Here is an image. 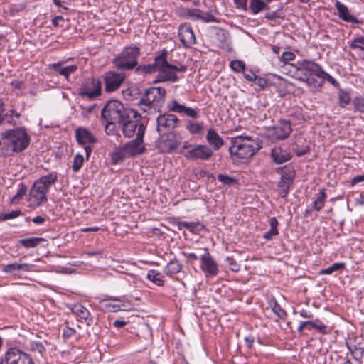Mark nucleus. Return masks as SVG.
<instances>
[{
  "mask_svg": "<svg viewBox=\"0 0 364 364\" xmlns=\"http://www.w3.org/2000/svg\"><path fill=\"white\" fill-rule=\"evenodd\" d=\"M31 137L23 127L9 129L1 133L0 155L4 157L23 151L30 144Z\"/></svg>",
  "mask_w": 364,
  "mask_h": 364,
  "instance_id": "f257e3e1",
  "label": "nucleus"
},
{
  "mask_svg": "<svg viewBox=\"0 0 364 364\" xmlns=\"http://www.w3.org/2000/svg\"><path fill=\"white\" fill-rule=\"evenodd\" d=\"M262 148V142L258 139L240 135L231 139L229 152L231 157L238 159H247L254 156Z\"/></svg>",
  "mask_w": 364,
  "mask_h": 364,
  "instance_id": "f03ea898",
  "label": "nucleus"
},
{
  "mask_svg": "<svg viewBox=\"0 0 364 364\" xmlns=\"http://www.w3.org/2000/svg\"><path fill=\"white\" fill-rule=\"evenodd\" d=\"M168 51L165 49L156 56L157 77L154 81V83L171 82H175L178 80L177 72H185L187 69L186 65H181L176 66L170 64L167 60Z\"/></svg>",
  "mask_w": 364,
  "mask_h": 364,
  "instance_id": "7ed1b4c3",
  "label": "nucleus"
},
{
  "mask_svg": "<svg viewBox=\"0 0 364 364\" xmlns=\"http://www.w3.org/2000/svg\"><path fill=\"white\" fill-rule=\"evenodd\" d=\"M133 110L124 107L119 100L108 101L101 111V117L105 123V130L107 131L109 125L119 123L125 117L129 118V114L132 113Z\"/></svg>",
  "mask_w": 364,
  "mask_h": 364,
  "instance_id": "20e7f679",
  "label": "nucleus"
},
{
  "mask_svg": "<svg viewBox=\"0 0 364 364\" xmlns=\"http://www.w3.org/2000/svg\"><path fill=\"white\" fill-rule=\"evenodd\" d=\"M166 91L161 87H151L145 89L137 102L139 109L144 112H149L152 108H159L164 105Z\"/></svg>",
  "mask_w": 364,
  "mask_h": 364,
  "instance_id": "39448f33",
  "label": "nucleus"
},
{
  "mask_svg": "<svg viewBox=\"0 0 364 364\" xmlns=\"http://www.w3.org/2000/svg\"><path fill=\"white\" fill-rule=\"evenodd\" d=\"M140 54V48L132 44L123 48L122 51L113 58L112 63L118 70H132L137 66Z\"/></svg>",
  "mask_w": 364,
  "mask_h": 364,
  "instance_id": "423d86ee",
  "label": "nucleus"
},
{
  "mask_svg": "<svg viewBox=\"0 0 364 364\" xmlns=\"http://www.w3.org/2000/svg\"><path fill=\"white\" fill-rule=\"evenodd\" d=\"M180 124L181 120L173 114L164 113L156 118V130L160 134L172 133Z\"/></svg>",
  "mask_w": 364,
  "mask_h": 364,
  "instance_id": "0eeeda50",
  "label": "nucleus"
},
{
  "mask_svg": "<svg viewBox=\"0 0 364 364\" xmlns=\"http://www.w3.org/2000/svg\"><path fill=\"white\" fill-rule=\"evenodd\" d=\"M277 172L281 173L280 181L278 183L279 194L282 198H285L289 191V188L293 185L296 173L293 168L279 167Z\"/></svg>",
  "mask_w": 364,
  "mask_h": 364,
  "instance_id": "6e6552de",
  "label": "nucleus"
},
{
  "mask_svg": "<svg viewBox=\"0 0 364 364\" xmlns=\"http://www.w3.org/2000/svg\"><path fill=\"white\" fill-rule=\"evenodd\" d=\"M141 119V114L134 109L132 113L129 114V118L125 117L118 123L122 127V133L125 137L130 138L134 136Z\"/></svg>",
  "mask_w": 364,
  "mask_h": 364,
  "instance_id": "1a4fd4ad",
  "label": "nucleus"
},
{
  "mask_svg": "<svg viewBox=\"0 0 364 364\" xmlns=\"http://www.w3.org/2000/svg\"><path fill=\"white\" fill-rule=\"evenodd\" d=\"M187 159L208 161L213 155V149L207 145H196L187 150L184 154Z\"/></svg>",
  "mask_w": 364,
  "mask_h": 364,
  "instance_id": "9d476101",
  "label": "nucleus"
},
{
  "mask_svg": "<svg viewBox=\"0 0 364 364\" xmlns=\"http://www.w3.org/2000/svg\"><path fill=\"white\" fill-rule=\"evenodd\" d=\"M292 129L289 121H279V123L270 127L268 131V136L272 140H284L291 133Z\"/></svg>",
  "mask_w": 364,
  "mask_h": 364,
  "instance_id": "9b49d317",
  "label": "nucleus"
},
{
  "mask_svg": "<svg viewBox=\"0 0 364 364\" xmlns=\"http://www.w3.org/2000/svg\"><path fill=\"white\" fill-rule=\"evenodd\" d=\"M82 97L93 100L102 95V82L99 78H91L79 92Z\"/></svg>",
  "mask_w": 364,
  "mask_h": 364,
  "instance_id": "f8f14e48",
  "label": "nucleus"
},
{
  "mask_svg": "<svg viewBox=\"0 0 364 364\" xmlns=\"http://www.w3.org/2000/svg\"><path fill=\"white\" fill-rule=\"evenodd\" d=\"M6 364H35L27 353L16 348H11L5 354Z\"/></svg>",
  "mask_w": 364,
  "mask_h": 364,
  "instance_id": "ddd939ff",
  "label": "nucleus"
},
{
  "mask_svg": "<svg viewBox=\"0 0 364 364\" xmlns=\"http://www.w3.org/2000/svg\"><path fill=\"white\" fill-rule=\"evenodd\" d=\"M105 90L112 92L118 90L125 80V75L116 71H109L105 75Z\"/></svg>",
  "mask_w": 364,
  "mask_h": 364,
  "instance_id": "4468645a",
  "label": "nucleus"
},
{
  "mask_svg": "<svg viewBox=\"0 0 364 364\" xmlns=\"http://www.w3.org/2000/svg\"><path fill=\"white\" fill-rule=\"evenodd\" d=\"M180 16L186 19L202 20L203 22H215V17L210 13H203L198 9H183Z\"/></svg>",
  "mask_w": 364,
  "mask_h": 364,
  "instance_id": "2eb2a0df",
  "label": "nucleus"
},
{
  "mask_svg": "<svg viewBox=\"0 0 364 364\" xmlns=\"http://www.w3.org/2000/svg\"><path fill=\"white\" fill-rule=\"evenodd\" d=\"M48 193L35 181L29 191L28 200L30 205L33 207L41 205L44 202L47 201Z\"/></svg>",
  "mask_w": 364,
  "mask_h": 364,
  "instance_id": "dca6fc26",
  "label": "nucleus"
},
{
  "mask_svg": "<svg viewBox=\"0 0 364 364\" xmlns=\"http://www.w3.org/2000/svg\"><path fill=\"white\" fill-rule=\"evenodd\" d=\"M200 262V269L206 277H215L218 275L219 272L218 264L208 251L201 255Z\"/></svg>",
  "mask_w": 364,
  "mask_h": 364,
  "instance_id": "f3484780",
  "label": "nucleus"
},
{
  "mask_svg": "<svg viewBox=\"0 0 364 364\" xmlns=\"http://www.w3.org/2000/svg\"><path fill=\"white\" fill-rule=\"evenodd\" d=\"M180 41L184 47L190 48L196 43V37L189 23L181 24L178 29Z\"/></svg>",
  "mask_w": 364,
  "mask_h": 364,
  "instance_id": "a211bd4d",
  "label": "nucleus"
},
{
  "mask_svg": "<svg viewBox=\"0 0 364 364\" xmlns=\"http://www.w3.org/2000/svg\"><path fill=\"white\" fill-rule=\"evenodd\" d=\"M298 65L299 67L296 69L303 74V76L306 73V75H315L319 78L323 70L318 63L313 60L304 59L299 61Z\"/></svg>",
  "mask_w": 364,
  "mask_h": 364,
  "instance_id": "6ab92c4d",
  "label": "nucleus"
},
{
  "mask_svg": "<svg viewBox=\"0 0 364 364\" xmlns=\"http://www.w3.org/2000/svg\"><path fill=\"white\" fill-rule=\"evenodd\" d=\"M161 135V136L157 141V147L161 152L171 153L178 146L179 142L172 133Z\"/></svg>",
  "mask_w": 364,
  "mask_h": 364,
  "instance_id": "aec40b11",
  "label": "nucleus"
},
{
  "mask_svg": "<svg viewBox=\"0 0 364 364\" xmlns=\"http://www.w3.org/2000/svg\"><path fill=\"white\" fill-rule=\"evenodd\" d=\"M167 109L169 112L183 114L186 116L193 119H197L199 117L197 109L180 104L175 99L171 100L168 102Z\"/></svg>",
  "mask_w": 364,
  "mask_h": 364,
  "instance_id": "412c9836",
  "label": "nucleus"
},
{
  "mask_svg": "<svg viewBox=\"0 0 364 364\" xmlns=\"http://www.w3.org/2000/svg\"><path fill=\"white\" fill-rule=\"evenodd\" d=\"M5 103L2 99H0V125L7 123L11 125H16V121L14 118L19 119L21 114L15 109H12L5 112Z\"/></svg>",
  "mask_w": 364,
  "mask_h": 364,
  "instance_id": "4be33fe9",
  "label": "nucleus"
},
{
  "mask_svg": "<svg viewBox=\"0 0 364 364\" xmlns=\"http://www.w3.org/2000/svg\"><path fill=\"white\" fill-rule=\"evenodd\" d=\"M75 137L80 146L93 144L97 142V138L87 129L78 127L75 129Z\"/></svg>",
  "mask_w": 364,
  "mask_h": 364,
  "instance_id": "5701e85b",
  "label": "nucleus"
},
{
  "mask_svg": "<svg viewBox=\"0 0 364 364\" xmlns=\"http://www.w3.org/2000/svg\"><path fill=\"white\" fill-rule=\"evenodd\" d=\"M123 304L116 298H107L99 301V308L104 311L116 312L122 310Z\"/></svg>",
  "mask_w": 364,
  "mask_h": 364,
  "instance_id": "b1692460",
  "label": "nucleus"
},
{
  "mask_svg": "<svg viewBox=\"0 0 364 364\" xmlns=\"http://www.w3.org/2000/svg\"><path fill=\"white\" fill-rule=\"evenodd\" d=\"M124 149L127 151L129 157L136 156L143 154L146 151V148L143 143L138 139H133L124 145Z\"/></svg>",
  "mask_w": 364,
  "mask_h": 364,
  "instance_id": "393cba45",
  "label": "nucleus"
},
{
  "mask_svg": "<svg viewBox=\"0 0 364 364\" xmlns=\"http://www.w3.org/2000/svg\"><path fill=\"white\" fill-rule=\"evenodd\" d=\"M208 144L212 147L213 151L219 150L224 145L223 139L213 129H209L205 136Z\"/></svg>",
  "mask_w": 364,
  "mask_h": 364,
  "instance_id": "a878e982",
  "label": "nucleus"
},
{
  "mask_svg": "<svg viewBox=\"0 0 364 364\" xmlns=\"http://www.w3.org/2000/svg\"><path fill=\"white\" fill-rule=\"evenodd\" d=\"M334 6L338 11V17L346 22L358 23V20L353 16L350 15L348 7L339 1H336Z\"/></svg>",
  "mask_w": 364,
  "mask_h": 364,
  "instance_id": "bb28decb",
  "label": "nucleus"
},
{
  "mask_svg": "<svg viewBox=\"0 0 364 364\" xmlns=\"http://www.w3.org/2000/svg\"><path fill=\"white\" fill-rule=\"evenodd\" d=\"M62 62L51 64L50 65V69L65 77L66 80H68L70 75L74 73L77 70V66L76 65H71L66 67H62Z\"/></svg>",
  "mask_w": 364,
  "mask_h": 364,
  "instance_id": "cd10ccee",
  "label": "nucleus"
},
{
  "mask_svg": "<svg viewBox=\"0 0 364 364\" xmlns=\"http://www.w3.org/2000/svg\"><path fill=\"white\" fill-rule=\"evenodd\" d=\"M271 156L273 161L277 164L284 163L291 159V153L282 149L280 147L273 149L272 150Z\"/></svg>",
  "mask_w": 364,
  "mask_h": 364,
  "instance_id": "c85d7f7f",
  "label": "nucleus"
},
{
  "mask_svg": "<svg viewBox=\"0 0 364 364\" xmlns=\"http://www.w3.org/2000/svg\"><path fill=\"white\" fill-rule=\"evenodd\" d=\"M57 180L58 173L56 172H51L49 174L41 176L39 179L36 180V182L46 191L49 192L50 187L57 181Z\"/></svg>",
  "mask_w": 364,
  "mask_h": 364,
  "instance_id": "c756f323",
  "label": "nucleus"
},
{
  "mask_svg": "<svg viewBox=\"0 0 364 364\" xmlns=\"http://www.w3.org/2000/svg\"><path fill=\"white\" fill-rule=\"evenodd\" d=\"M30 269V264L27 263H12V264H8L3 265L2 271L5 273H9L12 275H17L18 272H19L21 270L23 271H29Z\"/></svg>",
  "mask_w": 364,
  "mask_h": 364,
  "instance_id": "7c9ffc66",
  "label": "nucleus"
},
{
  "mask_svg": "<svg viewBox=\"0 0 364 364\" xmlns=\"http://www.w3.org/2000/svg\"><path fill=\"white\" fill-rule=\"evenodd\" d=\"M72 311L80 319L85 320L87 325L92 323V318L87 309L81 304H75L72 309Z\"/></svg>",
  "mask_w": 364,
  "mask_h": 364,
  "instance_id": "2f4dec72",
  "label": "nucleus"
},
{
  "mask_svg": "<svg viewBox=\"0 0 364 364\" xmlns=\"http://www.w3.org/2000/svg\"><path fill=\"white\" fill-rule=\"evenodd\" d=\"M176 225H177L178 230L186 228L194 234L199 232L203 228V225L198 222L196 223V222L178 221L176 223Z\"/></svg>",
  "mask_w": 364,
  "mask_h": 364,
  "instance_id": "473e14b6",
  "label": "nucleus"
},
{
  "mask_svg": "<svg viewBox=\"0 0 364 364\" xmlns=\"http://www.w3.org/2000/svg\"><path fill=\"white\" fill-rule=\"evenodd\" d=\"M134 69L136 74L142 75L144 76L156 72V57L154 58L153 63L139 65L137 64V66Z\"/></svg>",
  "mask_w": 364,
  "mask_h": 364,
  "instance_id": "72a5a7b5",
  "label": "nucleus"
},
{
  "mask_svg": "<svg viewBox=\"0 0 364 364\" xmlns=\"http://www.w3.org/2000/svg\"><path fill=\"white\" fill-rule=\"evenodd\" d=\"M326 197L327 196L326 194L325 189H320L319 193L316 195L313 202V210L316 211H320L325 205Z\"/></svg>",
  "mask_w": 364,
  "mask_h": 364,
  "instance_id": "f704fd0d",
  "label": "nucleus"
},
{
  "mask_svg": "<svg viewBox=\"0 0 364 364\" xmlns=\"http://www.w3.org/2000/svg\"><path fill=\"white\" fill-rule=\"evenodd\" d=\"M269 225H270V230L266 232L264 235L263 238L266 240H271L273 239V237L278 235V220L275 217H272L269 218Z\"/></svg>",
  "mask_w": 364,
  "mask_h": 364,
  "instance_id": "c9c22d12",
  "label": "nucleus"
},
{
  "mask_svg": "<svg viewBox=\"0 0 364 364\" xmlns=\"http://www.w3.org/2000/svg\"><path fill=\"white\" fill-rule=\"evenodd\" d=\"M183 265L178 260L171 259L165 267L164 272L168 276H172L181 271Z\"/></svg>",
  "mask_w": 364,
  "mask_h": 364,
  "instance_id": "e433bc0d",
  "label": "nucleus"
},
{
  "mask_svg": "<svg viewBox=\"0 0 364 364\" xmlns=\"http://www.w3.org/2000/svg\"><path fill=\"white\" fill-rule=\"evenodd\" d=\"M269 7L263 0H250L248 9L252 14H257Z\"/></svg>",
  "mask_w": 364,
  "mask_h": 364,
  "instance_id": "4c0bfd02",
  "label": "nucleus"
},
{
  "mask_svg": "<svg viewBox=\"0 0 364 364\" xmlns=\"http://www.w3.org/2000/svg\"><path fill=\"white\" fill-rule=\"evenodd\" d=\"M127 157L129 156L124 149V146L115 149L111 154L112 161L114 164L122 162Z\"/></svg>",
  "mask_w": 364,
  "mask_h": 364,
  "instance_id": "58836bf2",
  "label": "nucleus"
},
{
  "mask_svg": "<svg viewBox=\"0 0 364 364\" xmlns=\"http://www.w3.org/2000/svg\"><path fill=\"white\" fill-rule=\"evenodd\" d=\"M314 76V75H306L305 73L304 76L299 77V80L306 83V85L311 88H321L323 86V81L321 80V82H318Z\"/></svg>",
  "mask_w": 364,
  "mask_h": 364,
  "instance_id": "ea45409f",
  "label": "nucleus"
},
{
  "mask_svg": "<svg viewBox=\"0 0 364 364\" xmlns=\"http://www.w3.org/2000/svg\"><path fill=\"white\" fill-rule=\"evenodd\" d=\"M45 240L42 237H30L21 239L18 241L19 244L25 248H33L37 247L41 242Z\"/></svg>",
  "mask_w": 364,
  "mask_h": 364,
  "instance_id": "a19ab883",
  "label": "nucleus"
},
{
  "mask_svg": "<svg viewBox=\"0 0 364 364\" xmlns=\"http://www.w3.org/2000/svg\"><path fill=\"white\" fill-rule=\"evenodd\" d=\"M146 277L157 286L162 287L164 284L163 276H161V273L156 270H149L147 273Z\"/></svg>",
  "mask_w": 364,
  "mask_h": 364,
  "instance_id": "79ce46f5",
  "label": "nucleus"
},
{
  "mask_svg": "<svg viewBox=\"0 0 364 364\" xmlns=\"http://www.w3.org/2000/svg\"><path fill=\"white\" fill-rule=\"evenodd\" d=\"M351 100L350 92L343 89L338 90V102L341 107H345Z\"/></svg>",
  "mask_w": 364,
  "mask_h": 364,
  "instance_id": "37998d69",
  "label": "nucleus"
},
{
  "mask_svg": "<svg viewBox=\"0 0 364 364\" xmlns=\"http://www.w3.org/2000/svg\"><path fill=\"white\" fill-rule=\"evenodd\" d=\"M269 305L272 311L276 314L279 318L283 319L287 316V312L281 307L274 299L269 301Z\"/></svg>",
  "mask_w": 364,
  "mask_h": 364,
  "instance_id": "c03bdc74",
  "label": "nucleus"
},
{
  "mask_svg": "<svg viewBox=\"0 0 364 364\" xmlns=\"http://www.w3.org/2000/svg\"><path fill=\"white\" fill-rule=\"evenodd\" d=\"M186 128L191 134H200L203 130V124L188 120Z\"/></svg>",
  "mask_w": 364,
  "mask_h": 364,
  "instance_id": "a18cd8bd",
  "label": "nucleus"
},
{
  "mask_svg": "<svg viewBox=\"0 0 364 364\" xmlns=\"http://www.w3.org/2000/svg\"><path fill=\"white\" fill-rule=\"evenodd\" d=\"M345 269V263L343 262H336L333 264L328 268L321 269L320 271V274H331L334 272L343 270Z\"/></svg>",
  "mask_w": 364,
  "mask_h": 364,
  "instance_id": "49530a36",
  "label": "nucleus"
},
{
  "mask_svg": "<svg viewBox=\"0 0 364 364\" xmlns=\"http://www.w3.org/2000/svg\"><path fill=\"white\" fill-rule=\"evenodd\" d=\"M27 186L23 183H20L16 193L11 198V203H16L21 200L27 192Z\"/></svg>",
  "mask_w": 364,
  "mask_h": 364,
  "instance_id": "de8ad7c7",
  "label": "nucleus"
},
{
  "mask_svg": "<svg viewBox=\"0 0 364 364\" xmlns=\"http://www.w3.org/2000/svg\"><path fill=\"white\" fill-rule=\"evenodd\" d=\"M353 105L356 112L364 114V96L358 95L353 99Z\"/></svg>",
  "mask_w": 364,
  "mask_h": 364,
  "instance_id": "09e8293b",
  "label": "nucleus"
},
{
  "mask_svg": "<svg viewBox=\"0 0 364 364\" xmlns=\"http://www.w3.org/2000/svg\"><path fill=\"white\" fill-rule=\"evenodd\" d=\"M230 67L236 73H242L246 68L244 61L240 60H234L230 63Z\"/></svg>",
  "mask_w": 364,
  "mask_h": 364,
  "instance_id": "8fccbe9b",
  "label": "nucleus"
},
{
  "mask_svg": "<svg viewBox=\"0 0 364 364\" xmlns=\"http://www.w3.org/2000/svg\"><path fill=\"white\" fill-rule=\"evenodd\" d=\"M84 162V157L82 154H77L75 156L72 169L74 172H77L82 167Z\"/></svg>",
  "mask_w": 364,
  "mask_h": 364,
  "instance_id": "3c124183",
  "label": "nucleus"
},
{
  "mask_svg": "<svg viewBox=\"0 0 364 364\" xmlns=\"http://www.w3.org/2000/svg\"><path fill=\"white\" fill-rule=\"evenodd\" d=\"M323 82L324 81H327L329 82L331 85H333L335 87H339L340 85L338 82L335 80L331 75L323 70L320 77H319Z\"/></svg>",
  "mask_w": 364,
  "mask_h": 364,
  "instance_id": "603ef678",
  "label": "nucleus"
},
{
  "mask_svg": "<svg viewBox=\"0 0 364 364\" xmlns=\"http://www.w3.org/2000/svg\"><path fill=\"white\" fill-rule=\"evenodd\" d=\"M218 179L224 185L232 186L237 183V180L236 178L223 174H219L218 176Z\"/></svg>",
  "mask_w": 364,
  "mask_h": 364,
  "instance_id": "864d4df0",
  "label": "nucleus"
},
{
  "mask_svg": "<svg viewBox=\"0 0 364 364\" xmlns=\"http://www.w3.org/2000/svg\"><path fill=\"white\" fill-rule=\"evenodd\" d=\"M30 350L32 351H36L39 353L41 355L46 351V348L41 342H31L30 343Z\"/></svg>",
  "mask_w": 364,
  "mask_h": 364,
  "instance_id": "5fc2aeb1",
  "label": "nucleus"
},
{
  "mask_svg": "<svg viewBox=\"0 0 364 364\" xmlns=\"http://www.w3.org/2000/svg\"><path fill=\"white\" fill-rule=\"evenodd\" d=\"M296 58L295 54L291 51H284L280 57V60L284 63H289L290 61L294 60Z\"/></svg>",
  "mask_w": 364,
  "mask_h": 364,
  "instance_id": "6e6d98bb",
  "label": "nucleus"
},
{
  "mask_svg": "<svg viewBox=\"0 0 364 364\" xmlns=\"http://www.w3.org/2000/svg\"><path fill=\"white\" fill-rule=\"evenodd\" d=\"M350 47L352 49L358 48L361 50H364V38H357L354 39L350 44Z\"/></svg>",
  "mask_w": 364,
  "mask_h": 364,
  "instance_id": "4d7b16f0",
  "label": "nucleus"
},
{
  "mask_svg": "<svg viewBox=\"0 0 364 364\" xmlns=\"http://www.w3.org/2000/svg\"><path fill=\"white\" fill-rule=\"evenodd\" d=\"M225 261L228 262V265L232 272H237L240 269V265L234 260L231 257H227Z\"/></svg>",
  "mask_w": 364,
  "mask_h": 364,
  "instance_id": "13d9d810",
  "label": "nucleus"
},
{
  "mask_svg": "<svg viewBox=\"0 0 364 364\" xmlns=\"http://www.w3.org/2000/svg\"><path fill=\"white\" fill-rule=\"evenodd\" d=\"M22 215V212L20 210H12L10 213L2 214L3 221L16 218Z\"/></svg>",
  "mask_w": 364,
  "mask_h": 364,
  "instance_id": "bf43d9fd",
  "label": "nucleus"
},
{
  "mask_svg": "<svg viewBox=\"0 0 364 364\" xmlns=\"http://www.w3.org/2000/svg\"><path fill=\"white\" fill-rule=\"evenodd\" d=\"M137 129L136 136L134 139H138L139 141L143 143L146 127L142 123H139L137 126Z\"/></svg>",
  "mask_w": 364,
  "mask_h": 364,
  "instance_id": "052dcab7",
  "label": "nucleus"
},
{
  "mask_svg": "<svg viewBox=\"0 0 364 364\" xmlns=\"http://www.w3.org/2000/svg\"><path fill=\"white\" fill-rule=\"evenodd\" d=\"M242 73L244 77L250 82L255 81L257 79V75L251 70H244Z\"/></svg>",
  "mask_w": 364,
  "mask_h": 364,
  "instance_id": "680f3d73",
  "label": "nucleus"
},
{
  "mask_svg": "<svg viewBox=\"0 0 364 364\" xmlns=\"http://www.w3.org/2000/svg\"><path fill=\"white\" fill-rule=\"evenodd\" d=\"M76 331L74 328L66 326L63 329V336L65 338H70L75 334Z\"/></svg>",
  "mask_w": 364,
  "mask_h": 364,
  "instance_id": "e2e57ef3",
  "label": "nucleus"
},
{
  "mask_svg": "<svg viewBox=\"0 0 364 364\" xmlns=\"http://www.w3.org/2000/svg\"><path fill=\"white\" fill-rule=\"evenodd\" d=\"M255 84L262 90H264L267 86V81L264 77H259L257 75V79H255Z\"/></svg>",
  "mask_w": 364,
  "mask_h": 364,
  "instance_id": "0e129e2a",
  "label": "nucleus"
},
{
  "mask_svg": "<svg viewBox=\"0 0 364 364\" xmlns=\"http://www.w3.org/2000/svg\"><path fill=\"white\" fill-rule=\"evenodd\" d=\"M247 1L248 0H234V2L236 4L237 8L241 9L244 11H247Z\"/></svg>",
  "mask_w": 364,
  "mask_h": 364,
  "instance_id": "69168bd1",
  "label": "nucleus"
},
{
  "mask_svg": "<svg viewBox=\"0 0 364 364\" xmlns=\"http://www.w3.org/2000/svg\"><path fill=\"white\" fill-rule=\"evenodd\" d=\"M25 85V83L23 81H19L14 80L11 82V86L13 87L14 90H21Z\"/></svg>",
  "mask_w": 364,
  "mask_h": 364,
  "instance_id": "338daca9",
  "label": "nucleus"
},
{
  "mask_svg": "<svg viewBox=\"0 0 364 364\" xmlns=\"http://www.w3.org/2000/svg\"><path fill=\"white\" fill-rule=\"evenodd\" d=\"M363 352H364V349L363 348H355L352 353L354 355L355 359L359 360V359H360L363 357Z\"/></svg>",
  "mask_w": 364,
  "mask_h": 364,
  "instance_id": "774afa93",
  "label": "nucleus"
}]
</instances>
